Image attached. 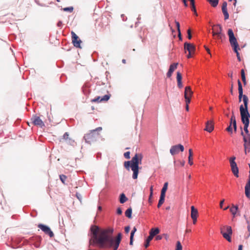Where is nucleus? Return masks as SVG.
Wrapping results in <instances>:
<instances>
[{
    "label": "nucleus",
    "mask_w": 250,
    "mask_h": 250,
    "mask_svg": "<svg viewBox=\"0 0 250 250\" xmlns=\"http://www.w3.org/2000/svg\"><path fill=\"white\" fill-rule=\"evenodd\" d=\"M136 230H137L136 228L135 227H134L131 232L130 236L134 237V233L136 231Z\"/></svg>",
    "instance_id": "obj_44"
},
{
    "label": "nucleus",
    "mask_w": 250,
    "mask_h": 250,
    "mask_svg": "<svg viewBox=\"0 0 250 250\" xmlns=\"http://www.w3.org/2000/svg\"><path fill=\"white\" fill-rule=\"evenodd\" d=\"M212 30V35L214 37H215L216 34H218V33L219 32H220V33H223V28L220 24L213 25Z\"/></svg>",
    "instance_id": "obj_12"
},
{
    "label": "nucleus",
    "mask_w": 250,
    "mask_h": 250,
    "mask_svg": "<svg viewBox=\"0 0 250 250\" xmlns=\"http://www.w3.org/2000/svg\"><path fill=\"white\" fill-rule=\"evenodd\" d=\"M215 37H216L217 39L220 40L221 41H223L226 38L225 35L223 33H220V32L218 33V34H216Z\"/></svg>",
    "instance_id": "obj_27"
},
{
    "label": "nucleus",
    "mask_w": 250,
    "mask_h": 250,
    "mask_svg": "<svg viewBox=\"0 0 250 250\" xmlns=\"http://www.w3.org/2000/svg\"><path fill=\"white\" fill-rule=\"evenodd\" d=\"M233 48L234 51L236 53V54H237V53H239L238 51V50H240V48L238 45L233 46H232Z\"/></svg>",
    "instance_id": "obj_42"
},
{
    "label": "nucleus",
    "mask_w": 250,
    "mask_h": 250,
    "mask_svg": "<svg viewBox=\"0 0 250 250\" xmlns=\"http://www.w3.org/2000/svg\"><path fill=\"white\" fill-rule=\"evenodd\" d=\"M238 92H239V102L241 101L243 98L244 106L241 105L240 106V112L241 117V120L244 125L249 124L250 114L248 112V97L243 94V88L241 83L239 80H238Z\"/></svg>",
    "instance_id": "obj_2"
},
{
    "label": "nucleus",
    "mask_w": 250,
    "mask_h": 250,
    "mask_svg": "<svg viewBox=\"0 0 250 250\" xmlns=\"http://www.w3.org/2000/svg\"><path fill=\"white\" fill-rule=\"evenodd\" d=\"M241 76L244 85H246L247 84L246 78L245 76V71L243 69L241 70Z\"/></svg>",
    "instance_id": "obj_24"
},
{
    "label": "nucleus",
    "mask_w": 250,
    "mask_h": 250,
    "mask_svg": "<svg viewBox=\"0 0 250 250\" xmlns=\"http://www.w3.org/2000/svg\"><path fill=\"white\" fill-rule=\"evenodd\" d=\"M62 10L65 12H68L71 13L73 12V11L74 10V8L72 6H70L69 7L63 8L62 9Z\"/></svg>",
    "instance_id": "obj_38"
},
{
    "label": "nucleus",
    "mask_w": 250,
    "mask_h": 250,
    "mask_svg": "<svg viewBox=\"0 0 250 250\" xmlns=\"http://www.w3.org/2000/svg\"><path fill=\"white\" fill-rule=\"evenodd\" d=\"M178 64V63H174L171 64L170 65L169 70H168L167 73V76L168 78L171 77L173 71L176 69H177Z\"/></svg>",
    "instance_id": "obj_16"
},
{
    "label": "nucleus",
    "mask_w": 250,
    "mask_h": 250,
    "mask_svg": "<svg viewBox=\"0 0 250 250\" xmlns=\"http://www.w3.org/2000/svg\"><path fill=\"white\" fill-rule=\"evenodd\" d=\"M237 210L238 207L236 206H232V207L230 208V211L233 215V216H234L236 214Z\"/></svg>",
    "instance_id": "obj_32"
},
{
    "label": "nucleus",
    "mask_w": 250,
    "mask_h": 250,
    "mask_svg": "<svg viewBox=\"0 0 250 250\" xmlns=\"http://www.w3.org/2000/svg\"><path fill=\"white\" fill-rule=\"evenodd\" d=\"M178 37L179 38V39L180 40H182V37H181V31H179L178 32Z\"/></svg>",
    "instance_id": "obj_63"
},
{
    "label": "nucleus",
    "mask_w": 250,
    "mask_h": 250,
    "mask_svg": "<svg viewBox=\"0 0 250 250\" xmlns=\"http://www.w3.org/2000/svg\"><path fill=\"white\" fill-rule=\"evenodd\" d=\"M235 157L233 156L229 159L231 170L234 175L236 177H239V169L237 165L235 162Z\"/></svg>",
    "instance_id": "obj_6"
},
{
    "label": "nucleus",
    "mask_w": 250,
    "mask_h": 250,
    "mask_svg": "<svg viewBox=\"0 0 250 250\" xmlns=\"http://www.w3.org/2000/svg\"><path fill=\"white\" fill-rule=\"evenodd\" d=\"M197 218H192V220H193V224H195L196 223V222H197Z\"/></svg>",
    "instance_id": "obj_58"
},
{
    "label": "nucleus",
    "mask_w": 250,
    "mask_h": 250,
    "mask_svg": "<svg viewBox=\"0 0 250 250\" xmlns=\"http://www.w3.org/2000/svg\"><path fill=\"white\" fill-rule=\"evenodd\" d=\"M184 4V5L186 6V7H187L188 6V3H187V0H182Z\"/></svg>",
    "instance_id": "obj_57"
},
{
    "label": "nucleus",
    "mask_w": 250,
    "mask_h": 250,
    "mask_svg": "<svg viewBox=\"0 0 250 250\" xmlns=\"http://www.w3.org/2000/svg\"><path fill=\"white\" fill-rule=\"evenodd\" d=\"M110 95H105L103 97L101 96H98L96 98H94L92 100V102H106L107 101L109 98H110Z\"/></svg>",
    "instance_id": "obj_13"
},
{
    "label": "nucleus",
    "mask_w": 250,
    "mask_h": 250,
    "mask_svg": "<svg viewBox=\"0 0 250 250\" xmlns=\"http://www.w3.org/2000/svg\"><path fill=\"white\" fill-rule=\"evenodd\" d=\"M190 2V4L191 6V10L194 12V14L196 16H197V13L196 10V8L195 6V0H189Z\"/></svg>",
    "instance_id": "obj_29"
},
{
    "label": "nucleus",
    "mask_w": 250,
    "mask_h": 250,
    "mask_svg": "<svg viewBox=\"0 0 250 250\" xmlns=\"http://www.w3.org/2000/svg\"><path fill=\"white\" fill-rule=\"evenodd\" d=\"M228 75H229V77H230L232 79V77H233V73H232V72H231L229 73L228 74Z\"/></svg>",
    "instance_id": "obj_62"
},
{
    "label": "nucleus",
    "mask_w": 250,
    "mask_h": 250,
    "mask_svg": "<svg viewBox=\"0 0 250 250\" xmlns=\"http://www.w3.org/2000/svg\"><path fill=\"white\" fill-rule=\"evenodd\" d=\"M244 125V130L246 134H250L249 130H248V127H249V124H245Z\"/></svg>",
    "instance_id": "obj_41"
},
{
    "label": "nucleus",
    "mask_w": 250,
    "mask_h": 250,
    "mask_svg": "<svg viewBox=\"0 0 250 250\" xmlns=\"http://www.w3.org/2000/svg\"><path fill=\"white\" fill-rule=\"evenodd\" d=\"M124 157L126 158V159H129L130 158V152L129 151H127V152H126L124 153Z\"/></svg>",
    "instance_id": "obj_43"
},
{
    "label": "nucleus",
    "mask_w": 250,
    "mask_h": 250,
    "mask_svg": "<svg viewBox=\"0 0 250 250\" xmlns=\"http://www.w3.org/2000/svg\"><path fill=\"white\" fill-rule=\"evenodd\" d=\"M71 34L72 35V42L74 46L77 48H81V43H82V41L74 32L72 31Z\"/></svg>",
    "instance_id": "obj_8"
},
{
    "label": "nucleus",
    "mask_w": 250,
    "mask_h": 250,
    "mask_svg": "<svg viewBox=\"0 0 250 250\" xmlns=\"http://www.w3.org/2000/svg\"><path fill=\"white\" fill-rule=\"evenodd\" d=\"M214 129V124L212 121H208L206 123V127L204 129L205 130L211 132Z\"/></svg>",
    "instance_id": "obj_15"
},
{
    "label": "nucleus",
    "mask_w": 250,
    "mask_h": 250,
    "mask_svg": "<svg viewBox=\"0 0 250 250\" xmlns=\"http://www.w3.org/2000/svg\"><path fill=\"white\" fill-rule=\"evenodd\" d=\"M131 214H132V208H128L125 212V215L126 217H127L128 218H131Z\"/></svg>",
    "instance_id": "obj_33"
},
{
    "label": "nucleus",
    "mask_w": 250,
    "mask_h": 250,
    "mask_svg": "<svg viewBox=\"0 0 250 250\" xmlns=\"http://www.w3.org/2000/svg\"><path fill=\"white\" fill-rule=\"evenodd\" d=\"M142 159V154L136 153L130 161L131 163V170L133 171L132 178L134 179H136L138 177L139 173V164L141 163Z\"/></svg>",
    "instance_id": "obj_3"
},
{
    "label": "nucleus",
    "mask_w": 250,
    "mask_h": 250,
    "mask_svg": "<svg viewBox=\"0 0 250 250\" xmlns=\"http://www.w3.org/2000/svg\"><path fill=\"white\" fill-rule=\"evenodd\" d=\"M102 130V127H98L96 129L90 131V132L85 135L84 138L86 142L91 144L96 141L97 138L99 137L100 134L98 131H100Z\"/></svg>",
    "instance_id": "obj_4"
},
{
    "label": "nucleus",
    "mask_w": 250,
    "mask_h": 250,
    "mask_svg": "<svg viewBox=\"0 0 250 250\" xmlns=\"http://www.w3.org/2000/svg\"><path fill=\"white\" fill-rule=\"evenodd\" d=\"M97 228L92 230L93 234L94 242L98 244L101 248H113V250H117L122 239V234L119 233L114 239L113 237V229L108 228L103 229L97 233Z\"/></svg>",
    "instance_id": "obj_1"
},
{
    "label": "nucleus",
    "mask_w": 250,
    "mask_h": 250,
    "mask_svg": "<svg viewBox=\"0 0 250 250\" xmlns=\"http://www.w3.org/2000/svg\"><path fill=\"white\" fill-rule=\"evenodd\" d=\"M131 163L130 161H125L124 163V167L128 170H129V167H131Z\"/></svg>",
    "instance_id": "obj_37"
},
{
    "label": "nucleus",
    "mask_w": 250,
    "mask_h": 250,
    "mask_svg": "<svg viewBox=\"0 0 250 250\" xmlns=\"http://www.w3.org/2000/svg\"><path fill=\"white\" fill-rule=\"evenodd\" d=\"M193 53H189L188 52V55H187V58H190L191 57H192V54H193Z\"/></svg>",
    "instance_id": "obj_59"
},
{
    "label": "nucleus",
    "mask_w": 250,
    "mask_h": 250,
    "mask_svg": "<svg viewBox=\"0 0 250 250\" xmlns=\"http://www.w3.org/2000/svg\"><path fill=\"white\" fill-rule=\"evenodd\" d=\"M224 202H225V199H223L222 200H221L220 201V207L221 208H223V203H224Z\"/></svg>",
    "instance_id": "obj_54"
},
{
    "label": "nucleus",
    "mask_w": 250,
    "mask_h": 250,
    "mask_svg": "<svg viewBox=\"0 0 250 250\" xmlns=\"http://www.w3.org/2000/svg\"><path fill=\"white\" fill-rule=\"evenodd\" d=\"M128 200L127 198L125 196V194L124 193H122L120 195V202L121 204H123L125 203L126 201H127Z\"/></svg>",
    "instance_id": "obj_25"
},
{
    "label": "nucleus",
    "mask_w": 250,
    "mask_h": 250,
    "mask_svg": "<svg viewBox=\"0 0 250 250\" xmlns=\"http://www.w3.org/2000/svg\"><path fill=\"white\" fill-rule=\"evenodd\" d=\"M222 12L224 15L225 20H226L229 18V14L227 11V7H222Z\"/></svg>",
    "instance_id": "obj_26"
},
{
    "label": "nucleus",
    "mask_w": 250,
    "mask_h": 250,
    "mask_svg": "<svg viewBox=\"0 0 250 250\" xmlns=\"http://www.w3.org/2000/svg\"><path fill=\"white\" fill-rule=\"evenodd\" d=\"M60 179L63 184H65V181L66 179H67V177L65 175H64L63 174L60 175Z\"/></svg>",
    "instance_id": "obj_39"
},
{
    "label": "nucleus",
    "mask_w": 250,
    "mask_h": 250,
    "mask_svg": "<svg viewBox=\"0 0 250 250\" xmlns=\"http://www.w3.org/2000/svg\"><path fill=\"white\" fill-rule=\"evenodd\" d=\"M232 125H233V128H234V131L235 132H236V130H237L236 122H234Z\"/></svg>",
    "instance_id": "obj_53"
},
{
    "label": "nucleus",
    "mask_w": 250,
    "mask_h": 250,
    "mask_svg": "<svg viewBox=\"0 0 250 250\" xmlns=\"http://www.w3.org/2000/svg\"><path fill=\"white\" fill-rule=\"evenodd\" d=\"M38 227L42 229L45 234L49 235L50 237L54 236V233L50 228L43 224H39Z\"/></svg>",
    "instance_id": "obj_10"
},
{
    "label": "nucleus",
    "mask_w": 250,
    "mask_h": 250,
    "mask_svg": "<svg viewBox=\"0 0 250 250\" xmlns=\"http://www.w3.org/2000/svg\"><path fill=\"white\" fill-rule=\"evenodd\" d=\"M130 229V228L129 226H126L125 228V233H128Z\"/></svg>",
    "instance_id": "obj_49"
},
{
    "label": "nucleus",
    "mask_w": 250,
    "mask_h": 250,
    "mask_svg": "<svg viewBox=\"0 0 250 250\" xmlns=\"http://www.w3.org/2000/svg\"><path fill=\"white\" fill-rule=\"evenodd\" d=\"M182 246L180 241H177L176 243V248L175 250H182Z\"/></svg>",
    "instance_id": "obj_40"
},
{
    "label": "nucleus",
    "mask_w": 250,
    "mask_h": 250,
    "mask_svg": "<svg viewBox=\"0 0 250 250\" xmlns=\"http://www.w3.org/2000/svg\"><path fill=\"white\" fill-rule=\"evenodd\" d=\"M227 2L225 1L223 2L222 5V7H227Z\"/></svg>",
    "instance_id": "obj_60"
},
{
    "label": "nucleus",
    "mask_w": 250,
    "mask_h": 250,
    "mask_svg": "<svg viewBox=\"0 0 250 250\" xmlns=\"http://www.w3.org/2000/svg\"><path fill=\"white\" fill-rule=\"evenodd\" d=\"M244 148L245 154H247V152H250V143H244Z\"/></svg>",
    "instance_id": "obj_30"
},
{
    "label": "nucleus",
    "mask_w": 250,
    "mask_h": 250,
    "mask_svg": "<svg viewBox=\"0 0 250 250\" xmlns=\"http://www.w3.org/2000/svg\"><path fill=\"white\" fill-rule=\"evenodd\" d=\"M188 39H191L192 38L191 34V31L190 29H188Z\"/></svg>",
    "instance_id": "obj_47"
},
{
    "label": "nucleus",
    "mask_w": 250,
    "mask_h": 250,
    "mask_svg": "<svg viewBox=\"0 0 250 250\" xmlns=\"http://www.w3.org/2000/svg\"><path fill=\"white\" fill-rule=\"evenodd\" d=\"M165 198V195H160V199H159V202H158V204L157 205V207L158 208H160L162 206V205L164 203Z\"/></svg>",
    "instance_id": "obj_31"
},
{
    "label": "nucleus",
    "mask_w": 250,
    "mask_h": 250,
    "mask_svg": "<svg viewBox=\"0 0 250 250\" xmlns=\"http://www.w3.org/2000/svg\"><path fill=\"white\" fill-rule=\"evenodd\" d=\"M188 151H189V156H188V164L190 166H192L193 164V161H192V160H193L192 150L191 149H189Z\"/></svg>",
    "instance_id": "obj_23"
},
{
    "label": "nucleus",
    "mask_w": 250,
    "mask_h": 250,
    "mask_svg": "<svg viewBox=\"0 0 250 250\" xmlns=\"http://www.w3.org/2000/svg\"><path fill=\"white\" fill-rule=\"evenodd\" d=\"M163 237L162 235H157L155 237L156 240H160L162 239Z\"/></svg>",
    "instance_id": "obj_52"
},
{
    "label": "nucleus",
    "mask_w": 250,
    "mask_h": 250,
    "mask_svg": "<svg viewBox=\"0 0 250 250\" xmlns=\"http://www.w3.org/2000/svg\"><path fill=\"white\" fill-rule=\"evenodd\" d=\"M184 147L183 145L179 144L177 145L173 146L170 149V153L172 155H174L178 154L180 151L181 152L184 151Z\"/></svg>",
    "instance_id": "obj_9"
},
{
    "label": "nucleus",
    "mask_w": 250,
    "mask_h": 250,
    "mask_svg": "<svg viewBox=\"0 0 250 250\" xmlns=\"http://www.w3.org/2000/svg\"><path fill=\"white\" fill-rule=\"evenodd\" d=\"M184 49L189 53H194L195 50V46L191 43L185 42L184 43Z\"/></svg>",
    "instance_id": "obj_14"
},
{
    "label": "nucleus",
    "mask_w": 250,
    "mask_h": 250,
    "mask_svg": "<svg viewBox=\"0 0 250 250\" xmlns=\"http://www.w3.org/2000/svg\"><path fill=\"white\" fill-rule=\"evenodd\" d=\"M198 216V210L194 206L191 207V218H197Z\"/></svg>",
    "instance_id": "obj_20"
},
{
    "label": "nucleus",
    "mask_w": 250,
    "mask_h": 250,
    "mask_svg": "<svg viewBox=\"0 0 250 250\" xmlns=\"http://www.w3.org/2000/svg\"><path fill=\"white\" fill-rule=\"evenodd\" d=\"M208 1L211 5L212 6L215 7L218 4V0H207Z\"/></svg>",
    "instance_id": "obj_34"
},
{
    "label": "nucleus",
    "mask_w": 250,
    "mask_h": 250,
    "mask_svg": "<svg viewBox=\"0 0 250 250\" xmlns=\"http://www.w3.org/2000/svg\"><path fill=\"white\" fill-rule=\"evenodd\" d=\"M117 213L119 215H121L122 213V210L120 208H118L117 209Z\"/></svg>",
    "instance_id": "obj_50"
},
{
    "label": "nucleus",
    "mask_w": 250,
    "mask_h": 250,
    "mask_svg": "<svg viewBox=\"0 0 250 250\" xmlns=\"http://www.w3.org/2000/svg\"><path fill=\"white\" fill-rule=\"evenodd\" d=\"M168 183L166 182L164 184V186L161 190V195H166V192L167 189Z\"/></svg>",
    "instance_id": "obj_28"
},
{
    "label": "nucleus",
    "mask_w": 250,
    "mask_h": 250,
    "mask_svg": "<svg viewBox=\"0 0 250 250\" xmlns=\"http://www.w3.org/2000/svg\"><path fill=\"white\" fill-rule=\"evenodd\" d=\"M226 131H227L229 132H230L232 133V128L231 127V125H229L227 128Z\"/></svg>",
    "instance_id": "obj_46"
},
{
    "label": "nucleus",
    "mask_w": 250,
    "mask_h": 250,
    "mask_svg": "<svg viewBox=\"0 0 250 250\" xmlns=\"http://www.w3.org/2000/svg\"><path fill=\"white\" fill-rule=\"evenodd\" d=\"M175 23L176 24L178 32L180 31V25L179 22L178 21H175Z\"/></svg>",
    "instance_id": "obj_45"
},
{
    "label": "nucleus",
    "mask_w": 250,
    "mask_h": 250,
    "mask_svg": "<svg viewBox=\"0 0 250 250\" xmlns=\"http://www.w3.org/2000/svg\"><path fill=\"white\" fill-rule=\"evenodd\" d=\"M221 233L225 239L229 242H231V235H232V231L230 226H224L221 227Z\"/></svg>",
    "instance_id": "obj_5"
},
{
    "label": "nucleus",
    "mask_w": 250,
    "mask_h": 250,
    "mask_svg": "<svg viewBox=\"0 0 250 250\" xmlns=\"http://www.w3.org/2000/svg\"><path fill=\"white\" fill-rule=\"evenodd\" d=\"M245 193L246 197L250 199V178L245 186Z\"/></svg>",
    "instance_id": "obj_17"
},
{
    "label": "nucleus",
    "mask_w": 250,
    "mask_h": 250,
    "mask_svg": "<svg viewBox=\"0 0 250 250\" xmlns=\"http://www.w3.org/2000/svg\"><path fill=\"white\" fill-rule=\"evenodd\" d=\"M68 136H69V134H68V133L67 132H65L63 136V139H65V140H67L68 138Z\"/></svg>",
    "instance_id": "obj_51"
},
{
    "label": "nucleus",
    "mask_w": 250,
    "mask_h": 250,
    "mask_svg": "<svg viewBox=\"0 0 250 250\" xmlns=\"http://www.w3.org/2000/svg\"><path fill=\"white\" fill-rule=\"evenodd\" d=\"M185 100H186V105H188V104L190 102V98H187V97H185Z\"/></svg>",
    "instance_id": "obj_48"
},
{
    "label": "nucleus",
    "mask_w": 250,
    "mask_h": 250,
    "mask_svg": "<svg viewBox=\"0 0 250 250\" xmlns=\"http://www.w3.org/2000/svg\"><path fill=\"white\" fill-rule=\"evenodd\" d=\"M32 123L35 125L37 126H39L40 127H42L44 126V124L42 122V121L40 119V118L37 116H33L31 119Z\"/></svg>",
    "instance_id": "obj_11"
},
{
    "label": "nucleus",
    "mask_w": 250,
    "mask_h": 250,
    "mask_svg": "<svg viewBox=\"0 0 250 250\" xmlns=\"http://www.w3.org/2000/svg\"><path fill=\"white\" fill-rule=\"evenodd\" d=\"M176 79H177V81L178 86L180 88H181L183 87V84H182V75L180 72H177Z\"/></svg>",
    "instance_id": "obj_19"
},
{
    "label": "nucleus",
    "mask_w": 250,
    "mask_h": 250,
    "mask_svg": "<svg viewBox=\"0 0 250 250\" xmlns=\"http://www.w3.org/2000/svg\"><path fill=\"white\" fill-rule=\"evenodd\" d=\"M160 232V229L159 228H152L150 230L149 236L153 238L155 235L158 234Z\"/></svg>",
    "instance_id": "obj_21"
},
{
    "label": "nucleus",
    "mask_w": 250,
    "mask_h": 250,
    "mask_svg": "<svg viewBox=\"0 0 250 250\" xmlns=\"http://www.w3.org/2000/svg\"><path fill=\"white\" fill-rule=\"evenodd\" d=\"M243 249V246L242 245H240L238 247V250H242Z\"/></svg>",
    "instance_id": "obj_64"
},
{
    "label": "nucleus",
    "mask_w": 250,
    "mask_h": 250,
    "mask_svg": "<svg viewBox=\"0 0 250 250\" xmlns=\"http://www.w3.org/2000/svg\"><path fill=\"white\" fill-rule=\"evenodd\" d=\"M232 115L230 118V123H229V125H233L234 123V122H236V119H235V117L234 115V113H233V112L232 111Z\"/></svg>",
    "instance_id": "obj_35"
},
{
    "label": "nucleus",
    "mask_w": 250,
    "mask_h": 250,
    "mask_svg": "<svg viewBox=\"0 0 250 250\" xmlns=\"http://www.w3.org/2000/svg\"><path fill=\"white\" fill-rule=\"evenodd\" d=\"M152 239L153 238L151 237V236H150L149 235L148 236V237L146 240V242L145 244V247L146 248H147L149 246V243L152 240Z\"/></svg>",
    "instance_id": "obj_36"
},
{
    "label": "nucleus",
    "mask_w": 250,
    "mask_h": 250,
    "mask_svg": "<svg viewBox=\"0 0 250 250\" xmlns=\"http://www.w3.org/2000/svg\"><path fill=\"white\" fill-rule=\"evenodd\" d=\"M133 237L130 236V245H133Z\"/></svg>",
    "instance_id": "obj_56"
},
{
    "label": "nucleus",
    "mask_w": 250,
    "mask_h": 250,
    "mask_svg": "<svg viewBox=\"0 0 250 250\" xmlns=\"http://www.w3.org/2000/svg\"><path fill=\"white\" fill-rule=\"evenodd\" d=\"M193 92L191 90L190 86H186L185 87L184 97L187 98H189L192 95Z\"/></svg>",
    "instance_id": "obj_18"
},
{
    "label": "nucleus",
    "mask_w": 250,
    "mask_h": 250,
    "mask_svg": "<svg viewBox=\"0 0 250 250\" xmlns=\"http://www.w3.org/2000/svg\"><path fill=\"white\" fill-rule=\"evenodd\" d=\"M236 56H237V59L238 60V61H241V59H240L239 53H237V54H236Z\"/></svg>",
    "instance_id": "obj_61"
},
{
    "label": "nucleus",
    "mask_w": 250,
    "mask_h": 250,
    "mask_svg": "<svg viewBox=\"0 0 250 250\" xmlns=\"http://www.w3.org/2000/svg\"><path fill=\"white\" fill-rule=\"evenodd\" d=\"M152 194H153V188L152 187H151L150 188V195H149V198H151V197L152 196Z\"/></svg>",
    "instance_id": "obj_55"
},
{
    "label": "nucleus",
    "mask_w": 250,
    "mask_h": 250,
    "mask_svg": "<svg viewBox=\"0 0 250 250\" xmlns=\"http://www.w3.org/2000/svg\"><path fill=\"white\" fill-rule=\"evenodd\" d=\"M241 135L243 136L244 143H250V134H244L243 131H241Z\"/></svg>",
    "instance_id": "obj_22"
},
{
    "label": "nucleus",
    "mask_w": 250,
    "mask_h": 250,
    "mask_svg": "<svg viewBox=\"0 0 250 250\" xmlns=\"http://www.w3.org/2000/svg\"><path fill=\"white\" fill-rule=\"evenodd\" d=\"M228 34L229 37V41L231 46L238 45L237 40L234 36L233 32L231 29H229Z\"/></svg>",
    "instance_id": "obj_7"
}]
</instances>
